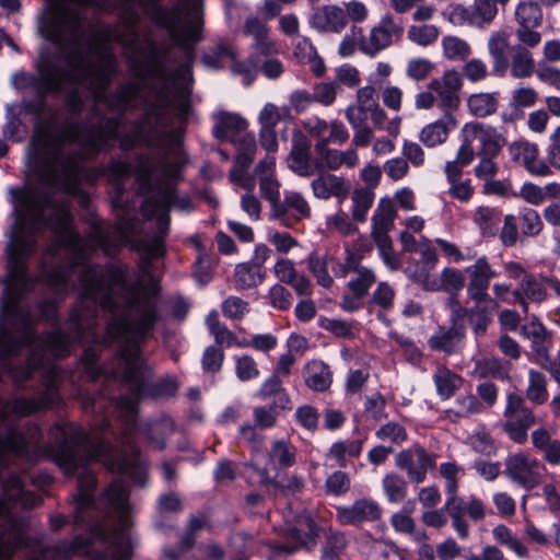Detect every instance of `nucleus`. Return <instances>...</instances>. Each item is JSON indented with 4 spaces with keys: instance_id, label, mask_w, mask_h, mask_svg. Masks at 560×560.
Instances as JSON below:
<instances>
[{
    "instance_id": "obj_1",
    "label": "nucleus",
    "mask_w": 560,
    "mask_h": 560,
    "mask_svg": "<svg viewBox=\"0 0 560 560\" xmlns=\"http://www.w3.org/2000/svg\"><path fill=\"white\" fill-rule=\"evenodd\" d=\"M8 194L13 205L14 222L5 247L7 271L0 279V314L7 315L9 320L16 322L23 316L24 324L34 331L32 343L24 346V349H27V354L34 350L38 352L37 372L43 368L46 354L54 358L68 357L74 342L94 337L97 308L100 306L107 312L116 311L117 305L110 293L113 285L125 287V271L120 268H109L106 282L97 268L86 267L81 270L78 275L82 288L80 305L72 310L65 328L55 329L39 337L31 310L23 305L22 301L26 294L35 290L38 282L49 288L42 276V260L38 277H33L28 273V259L37 250L36 236L43 231V210L49 207L50 197L47 194L28 191L25 187H10ZM52 290L65 291L55 288Z\"/></svg>"
},
{
    "instance_id": "obj_2",
    "label": "nucleus",
    "mask_w": 560,
    "mask_h": 560,
    "mask_svg": "<svg viewBox=\"0 0 560 560\" xmlns=\"http://www.w3.org/2000/svg\"><path fill=\"white\" fill-rule=\"evenodd\" d=\"M77 66L73 83L86 84L94 106L85 124L67 120L50 129L38 141L32 154V168L43 186L74 194L86 159L108 150L118 139L122 117L136 108L141 86L135 82L121 84L107 93L117 71L114 55L105 51L92 57V48L73 59Z\"/></svg>"
},
{
    "instance_id": "obj_3",
    "label": "nucleus",
    "mask_w": 560,
    "mask_h": 560,
    "mask_svg": "<svg viewBox=\"0 0 560 560\" xmlns=\"http://www.w3.org/2000/svg\"><path fill=\"white\" fill-rule=\"evenodd\" d=\"M128 306L133 311L136 318L128 316H115L106 325V340L118 342L115 368L98 365V353L93 347L86 348L81 357L88 376L96 381L101 376L106 380L119 378L127 385L130 395L120 396L118 399L98 396H86L83 399V409L93 413H101V422L95 424L101 433L109 427L107 408L119 410L124 419L121 434L132 440L136 430L137 405L143 398L164 399L174 397L178 390L175 377L166 375L153 380V369L142 353V343L152 335L156 323L160 320L156 303L149 290L133 292L128 300Z\"/></svg>"
},
{
    "instance_id": "obj_4",
    "label": "nucleus",
    "mask_w": 560,
    "mask_h": 560,
    "mask_svg": "<svg viewBox=\"0 0 560 560\" xmlns=\"http://www.w3.org/2000/svg\"><path fill=\"white\" fill-rule=\"evenodd\" d=\"M28 191H37L47 194L50 197V205L43 210V230L48 228L52 231L55 237L51 244L42 255V276L45 282L55 289H66L69 284V278L78 270V273L86 267L97 268L107 280L109 268H120L125 271V287L113 285L112 299L116 303L115 312H109L112 320L115 316H128L135 320L136 315L128 306V300L133 292L140 290H149L150 295L156 303L159 310L160 287L151 275L152 260L150 256L144 255L140 260V269L142 273L151 278L147 285L140 282L128 285L127 267L109 265L103 269L100 265L89 264L90 256L102 249L105 255H116L130 240L138 223L137 212L128 205H122L120 197L114 199V207L117 211V221L113 225H103L93 223L86 238L82 237L74 229L72 214L63 206H54L52 196L47 191L38 189H27Z\"/></svg>"
},
{
    "instance_id": "obj_5",
    "label": "nucleus",
    "mask_w": 560,
    "mask_h": 560,
    "mask_svg": "<svg viewBox=\"0 0 560 560\" xmlns=\"http://www.w3.org/2000/svg\"><path fill=\"white\" fill-rule=\"evenodd\" d=\"M56 429L60 442L55 453L57 465L66 475H78V493L75 495L74 524L90 530L88 538L75 537L70 550H86L93 537L104 536L103 525L90 520V512L95 508L93 491L95 476L88 466L92 462L103 460L112 471L128 475L138 483H143L145 470L140 459L137 444L120 436L122 451L114 455V446L97 435H90L83 428L73 423H58Z\"/></svg>"
},
{
    "instance_id": "obj_6",
    "label": "nucleus",
    "mask_w": 560,
    "mask_h": 560,
    "mask_svg": "<svg viewBox=\"0 0 560 560\" xmlns=\"http://www.w3.org/2000/svg\"><path fill=\"white\" fill-rule=\"evenodd\" d=\"M42 440V430L34 422L10 425L0 435V560L31 546L27 521L13 510H31L43 502L39 494L25 486L27 470L39 456Z\"/></svg>"
},
{
    "instance_id": "obj_7",
    "label": "nucleus",
    "mask_w": 560,
    "mask_h": 560,
    "mask_svg": "<svg viewBox=\"0 0 560 560\" xmlns=\"http://www.w3.org/2000/svg\"><path fill=\"white\" fill-rule=\"evenodd\" d=\"M186 159L179 147L160 152L138 166L136 182L145 195L142 209L156 218L155 236L165 240L170 232V210L175 201L176 184L182 179Z\"/></svg>"
},
{
    "instance_id": "obj_8",
    "label": "nucleus",
    "mask_w": 560,
    "mask_h": 560,
    "mask_svg": "<svg viewBox=\"0 0 560 560\" xmlns=\"http://www.w3.org/2000/svg\"><path fill=\"white\" fill-rule=\"evenodd\" d=\"M51 14V4L46 14L40 19L39 33L48 42L58 46L63 52L66 68L58 66L52 60L46 58L37 65L36 73L26 71H16L13 73L11 83L18 91L31 90L36 97H47L50 94L61 93L66 83H73L75 75V59L80 55L81 43L85 36L83 33L78 39L71 38L68 31L61 27L62 40L58 42L49 37L47 31V21Z\"/></svg>"
},
{
    "instance_id": "obj_9",
    "label": "nucleus",
    "mask_w": 560,
    "mask_h": 560,
    "mask_svg": "<svg viewBox=\"0 0 560 560\" xmlns=\"http://www.w3.org/2000/svg\"><path fill=\"white\" fill-rule=\"evenodd\" d=\"M120 19L122 32L108 28L109 36L138 56L132 59L136 75L140 79H159L166 81L170 72L166 66L168 47L159 46L151 37L139 40L137 31L140 15L136 5H121Z\"/></svg>"
},
{
    "instance_id": "obj_10",
    "label": "nucleus",
    "mask_w": 560,
    "mask_h": 560,
    "mask_svg": "<svg viewBox=\"0 0 560 560\" xmlns=\"http://www.w3.org/2000/svg\"><path fill=\"white\" fill-rule=\"evenodd\" d=\"M145 88L151 92L153 98L144 100V112L133 127L148 147H155L162 137L160 130L173 124L168 109H174L179 120H186L190 103L188 96L183 92H177L172 96L165 82L160 85L147 84Z\"/></svg>"
},
{
    "instance_id": "obj_11",
    "label": "nucleus",
    "mask_w": 560,
    "mask_h": 560,
    "mask_svg": "<svg viewBox=\"0 0 560 560\" xmlns=\"http://www.w3.org/2000/svg\"><path fill=\"white\" fill-rule=\"evenodd\" d=\"M312 143L300 129H294L288 165L296 175L311 177L327 170L336 171L341 166V151L330 149L325 141H317L314 147L315 156L311 155Z\"/></svg>"
},
{
    "instance_id": "obj_12",
    "label": "nucleus",
    "mask_w": 560,
    "mask_h": 560,
    "mask_svg": "<svg viewBox=\"0 0 560 560\" xmlns=\"http://www.w3.org/2000/svg\"><path fill=\"white\" fill-rule=\"evenodd\" d=\"M405 34L402 20L392 13H385L375 23L368 35L358 38V49L368 57H376L385 49L398 45Z\"/></svg>"
},
{
    "instance_id": "obj_13",
    "label": "nucleus",
    "mask_w": 560,
    "mask_h": 560,
    "mask_svg": "<svg viewBox=\"0 0 560 560\" xmlns=\"http://www.w3.org/2000/svg\"><path fill=\"white\" fill-rule=\"evenodd\" d=\"M58 392L54 382L45 390L33 397L19 396L8 400L0 399V422L9 421L11 417H27L52 407L58 400Z\"/></svg>"
},
{
    "instance_id": "obj_14",
    "label": "nucleus",
    "mask_w": 560,
    "mask_h": 560,
    "mask_svg": "<svg viewBox=\"0 0 560 560\" xmlns=\"http://www.w3.org/2000/svg\"><path fill=\"white\" fill-rule=\"evenodd\" d=\"M505 422L503 431L517 444L527 441V431L535 424L536 418L530 408L526 406L524 398L515 393L506 397V406L503 412Z\"/></svg>"
},
{
    "instance_id": "obj_15",
    "label": "nucleus",
    "mask_w": 560,
    "mask_h": 560,
    "mask_svg": "<svg viewBox=\"0 0 560 560\" xmlns=\"http://www.w3.org/2000/svg\"><path fill=\"white\" fill-rule=\"evenodd\" d=\"M503 474L514 483L529 491L542 481L545 467L525 453L510 455L505 459Z\"/></svg>"
},
{
    "instance_id": "obj_16",
    "label": "nucleus",
    "mask_w": 560,
    "mask_h": 560,
    "mask_svg": "<svg viewBox=\"0 0 560 560\" xmlns=\"http://www.w3.org/2000/svg\"><path fill=\"white\" fill-rule=\"evenodd\" d=\"M517 27L515 36L517 40L528 47H536L541 42V34L536 31L542 24V9L533 0L521 1L514 12Z\"/></svg>"
},
{
    "instance_id": "obj_17",
    "label": "nucleus",
    "mask_w": 560,
    "mask_h": 560,
    "mask_svg": "<svg viewBox=\"0 0 560 560\" xmlns=\"http://www.w3.org/2000/svg\"><path fill=\"white\" fill-rule=\"evenodd\" d=\"M465 273L468 278L466 287L468 298L477 304L487 302L497 306V301L488 293L491 280L498 276L489 258L486 255H481L474 264L465 268Z\"/></svg>"
},
{
    "instance_id": "obj_18",
    "label": "nucleus",
    "mask_w": 560,
    "mask_h": 560,
    "mask_svg": "<svg viewBox=\"0 0 560 560\" xmlns=\"http://www.w3.org/2000/svg\"><path fill=\"white\" fill-rule=\"evenodd\" d=\"M435 454L416 444L400 451L395 457V465L407 474L411 482L421 483L425 480L428 470L435 467Z\"/></svg>"
},
{
    "instance_id": "obj_19",
    "label": "nucleus",
    "mask_w": 560,
    "mask_h": 560,
    "mask_svg": "<svg viewBox=\"0 0 560 560\" xmlns=\"http://www.w3.org/2000/svg\"><path fill=\"white\" fill-rule=\"evenodd\" d=\"M335 511V517L339 525L354 527L378 522L383 514L381 505L371 498H361L354 500L351 504L338 505Z\"/></svg>"
},
{
    "instance_id": "obj_20",
    "label": "nucleus",
    "mask_w": 560,
    "mask_h": 560,
    "mask_svg": "<svg viewBox=\"0 0 560 560\" xmlns=\"http://www.w3.org/2000/svg\"><path fill=\"white\" fill-rule=\"evenodd\" d=\"M498 7L492 0H474L470 7L456 4L451 8L448 20L455 25L465 23L483 28L489 26L498 15Z\"/></svg>"
},
{
    "instance_id": "obj_21",
    "label": "nucleus",
    "mask_w": 560,
    "mask_h": 560,
    "mask_svg": "<svg viewBox=\"0 0 560 560\" xmlns=\"http://www.w3.org/2000/svg\"><path fill=\"white\" fill-rule=\"evenodd\" d=\"M463 135H468L471 143L478 141L477 155L498 156L506 143L502 133L483 122L466 124L463 128Z\"/></svg>"
},
{
    "instance_id": "obj_22",
    "label": "nucleus",
    "mask_w": 560,
    "mask_h": 560,
    "mask_svg": "<svg viewBox=\"0 0 560 560\" xmlns=\"http://www.w3.org/2000/svg\"><path fill=\"white\" fill-rule=\"evenodd\" d=\"M308 23L318 33L340 34L348 25L343 8L337 4L318 7L311 14Z\"/></svg>"
},
{
    "instance_id": "obj_23",
    "label": "nucleus",
    "mask_w": 560,
    "mask_h": 560,
    "mask_svg": "<svg viewBox=\"0 0 560 560\" xmlns=\"http://www.w3.org/2000/svg\"><path fill=\"white\" fill-rule=\"evenodd\" d=\"M311 208L304 197L299 192H288L283 201L272 209V218L281 225L292 228L304 218H310Z\"/></svg>"
},
{
    "instance_id": "obj_24",
    "label": "nucleus",
    "mask_w": 560,
    "mask_h": 560,
    "mask_svg": "<svg viewBox=\"0 0 560 560\" xmlns=\"http://www.w3.org/2000/svg\"><path fill=\"white\" fill-rule=\"evenodd\" d=\"M516 302L524 313L528 312V302L542 303L548 300L546 291V275H525L515 288Z\"/></svg>"
},
{
    "instance_id": "obj_25",
    "label": "nucleus",
    "mask_w": 560,
    "mask_h": 560,
    "mask_svg": "<svg viewBox=\"0 0 560 560\" xmlns=\"http://www.w3.org/2000/svg\"><path fill=\"white\" fill-rule=\"evenodd\" d=\"M300 526H305L306 530L298 528L295 526L290 527L288 530L289 537L292 542H277L271 545V548L276 551L283 553H293L301 546H306L310 542H314L318 535V526L310 514H302L299 516Z\"/></svg>"
},
{
    "instance_id": "obj_26",
    "label": "nucleus",
    "mask_w": 560,
    "mask_h": 560,
    "mask_svg": "<svg viewBox=\"0 0 560 560\" xmlns=\"http://www.w3.org/2000/svg\"><path fill=\"white\" fill-rule=\"evenodd\" d=\"M512 160L523 164L533 175L548 176L552 172L546 161L538 158V148L527 141H516L510 145Z\"/></svg>"
},
{
    "instance_id": "obj_27",
    "label": "nucleus",
    "mask_w": 560,
    "mask_h": 560,
    "mask_svg": "<svg viewBox=\"0 0 560 560\" xmlns=\"http://www.w3.org/2000/svg\"><path fill=\"white\" fill-rule=\"evenodd\" d=\"M513 45L503 32L493 33L488 40V51L492 59L491 73L494 77L503 78L510 67V58Z\"/></svg>"
},
{
    "instance_id": "obj_28",
    "label": "nucleus",
    "mask_w": 560,
    "mask_h": 560,
    "mask_svg": "<svg viewBox=\"0 0 560 560\" xmlns=\"http://www.w3.org/2000/svg\"><path fill=\"white\" fill-rule=\"evenodd\" d=\"M466 332L459 327L439 326L428 339V346L432 351L443 352L447 355L458 353L463 348Z\"/></svg>"
},
{
    "instance_id": "obj_29",
    "label": "nucleus",
    "mask_w": 560,
    "mask_h": 560,
    "mask_svg": "<svg viewBox=\"0 0 560 560\" xmlns=\"http://www.w3.org/2000/svg\"><path fill=\"white\" fill-rule=\"evenodd\" d=\"M311 187L316 198L325 200L330 197L345 199L350 190L343 177L327 172L318 173V176L312 180Z\"/></svg>"
},
{
    "instance_id": "obj_30",
    "label": "nucleus",
    "mask_w": 560,
    "mask_h": 560,
    "mask_svg": "<svg viewBox=\"0 0 560 560\" xmlns=\"http://www.w3.org/2000/svg\"><path fill=\"white\" fill-rule=\"evenodd\" d=\"M247 121L242 116L229 112L215 115L212 135L220 141H236V138L246 132Z\"/></svg>"
},
{
    "instance_id": "obj_31",
    "label": "nucleus",
    "mask_w": 560,
    "mask_h": 560,
    "mask_svg": "<svg viewBox=\"0 0 560 560\" xmlns=\"http://www.w3.org/2000/svg\"><path fill=\"white\" fill-rule=\"evenodd\" d=\"M302 375L305 385L314 392H326L332 383L330 368L322 360L307 362L303 368Z\"/></svg>"
},
{
    "instance_id": "obj_32",
    "label": "nucleus",
    "mask_w": 560,
    "mask_h": 560,
    "mask_svg": "<svg viewBox=\"0 0 560 560\" xmlns=\"http://www.w3.org/2000/svg\"><path fill=\"white\" fill-rule=\"evenodd\" d=\"M129 491L121 481H114L104 493V500L110 511L116 513L119 518V525L126 526L129 517Z\"/></svg>"
},
{
    "instance_id": "obj_33",
    "label": "nucleus",
    "mask_w": 560,
    "mask_h": 560,
    "mask_svg": "<svg viewBox=\"0 0 560 560\" xmlns=\"http://www.w3.org/2000/svg\"><path fill=\"white\" fill-rule=\"evenodd\" d=\"M456 124L453 115H443L441 119L423 127L420 140L429 148L439 145L446 141L450 131L456 128Z\"/></svg>"
},
{
    "instance_id": "obj_34",
    "label": "nucleus",
    "mask_w": 560,
    "mask_h": 560,
    "mask_svg": "<svg viewBox=\"0 0 560 560\" xmlns=\"http://www.w3.org/2000/svg\"><path fill=\"white\" fill-rule=\"evenodd\" d=\"M436 394L442 400H447L462 387L464 378L444 365H439L432 375Z\"/></svg>"
},
{
    "instance_id": "obj_35",
    "label": "nucleus",
    "mask_w": 560,
    "mask_h": 560,
    "mask_svg": "<svg viewBox=\"0 0 560 560\" xmlns=\"http://www.w3.org/2000/svg\"><path fill=\"white\" fill-rule=\"evenodd\" d=\"M528 46L518 42L513 45L510 58V73L515 79L529 78L535 70V61Z\"/></svg>"
},
{
    "instance_id": "obj_36",
    "label": "nucleus",
    "mask_w": 560,
    "mask_h": 560,
    "mask_svg": "<svg viewBox=\"0 0 560 560\" xmlns=\"http://www.w3.org/2000/svg\"><path fill=\"white\" fill-rule=\"evenodd\" d=\"M500 305L497 306L481 302V304L475 303V306L469 307V314L467 320L472 329L476 340L485 337L489 325L492 323V312L499 310Z\"/></svg>"
},
{
    "instance_id": "obj_37",
    "label": "nucleus",
    "mask_w": 560,
    "mask_h": 560,
    "mask_svg": "<svg viewBox=\"0 0 560 560\" xmlns=\"http://www.w3.org/2000/svg\"><path fill=\"white\" fill-rule=\"evenodd\" d=\"M257 396L261 400L272 399L275 407L291 408V399L287 389L282 386L279 375L272 374L260 386Z\"/></svg>"
},
{
    "instance_id": "obj_38",
    "label": "nucleus",
    "mask_w": 560,
    "mask_h": 560,
    "mask_svg": "<svg viewBox=\"0 0 560 560\" xmlns=\"http://www.w3.org/2000/svg\"><path fill=\"white\" fill-rule=\"evenodd\" d=\"M444 510L448 513L452 520V526L462 539L469 536V525L465 518L467 514V501L459 495L447 498L444 504Z\"/></svg>"
},
{
    "instance_id": "obj_39",
    "label": "nucleus",
    "mask_w": 560,
    "mask_h": 560,
    "mask_svg": "<svg viewBox=\"0 0 560 560\" xmlns=\"http://www.w3.org/2000/svg\"><path fill=\"white\" fill-rule=\"evenodd\" d=\"M234 279L237 289H250L264 281L265 271L260 264L242 262L234 269Z\"/></svg>"
},
{
    "instance_id": "obj_40",
    "label": "nucleus",
    "mask_w": 560,
    "mask_h": 560,
    "mask_svg": "<svg viewBox=\"0 0 560 560\" xmlns=\"http://www.w3.org/2000/svg\"><path fill=\"white\" fill-rule=\"evenodd\" d=\"M501 217L502 214L500 210L481 206L477 208L474 214V222L480 229L482 236L492 237L499 232Z\"/></svg>"
},
{
    "instance_id": "obj_41",
    "label": "nucleus",
    "mask_w": 560,
    "mask_h": 560,
    "mask_svg": "<svg viewBox=\"0 0 560 560\" xmlns=\"http://www.w3.org/2000/svg\"><path fill=\"white\" fill-rule=\"evenodd\" d=\"M306 261L308 270L316 278L317 284L325 289L331 288V285L334 284V279L332 277H330L328 272V265L336 262V259L331 256H320L317 253L313 252L308 255Z\"/></svg>"
},
{
    "instance_id": "obj_42",
    "label": "nucleus",
    "mask_w": 560,
    "mask_h": 560,
    "mask_svg": "<svg viewBox=\"0 0 560 560\" xmlns=\"http://www.w3.org/2000/svg\"><path fill=\"white\" fill-rule=\"evenodd\" d=\"M467 106L471 115L487 117L494 114L499 106L497 93H475L467 100Z\"/></svg>"
},
{
    "instance_id": "obj_43",
    "label": "nucleus",
    "mask_w": 560,
    "mask_h": 560,
    "mask_svg": "<svg viewBox=\"0 0 560 560\" xmlns=\"http://www.w3.org/2000/svg\"><path fill=\"white\" fill-rule=\"evenodd\" d=\"M382 488L389 503L402 502L408 493V482L396 472H389L383 477Z\"/></svg>"
},
{
    "instance_id": "obj_44",
    "label": "nucleus",
    "mask_w": 560,
    "mask_h": 560,
    "mask_svg": "<svg viewBox=\"0 0 560 560\" xmlns=\"http://www.w3.org/2000/svg\"><path fill=\"white\" fill-rule=\"evenodd\" d=\"M363 443L364 439L338 441L330 446L327 456L335 459L339 467L345 468L346 456L358 457L362 452Z\"/></svg>"
},
{
    "instance_id": "obj_45",
    "label": "nucleus",
    "mask_w": 560,
    "mask_h": 560,
    "mask_svg": "<svg viewBox=\"0 0 560 560\" xmlns=\"http://www.w3.org/2000/svg\"><path fill=\"white\" fill-rule=\"evenodd\" d=\"M494 540L514 551L520 558L529 556L528 548L521 539L504 524H499L492 529Z\"/></svg>"
},
{
    "instance_id": "obj_46",
    "label": "nucleus",
    "mask_w": 560,
    "mask_h": 560,
    "mask_svg": "<svg viewBox=\"0 0 560 560\" xmlns=\"http://www.w3.org/2000/svg\"><path fill=\"white\" fill-rule=\"evenodd\" d=\"M524 332L532 341V350L540 361H549V340L547 331L541 325L524 327Z\"/></svg>"
},
{
    "instance_id": "obj_47",
    "label": "nucleus",
    "mask_w": 560,
    "mask_h": 560,
    "mask_svg": "<svg viewBox=\"0 0 560 560\" xmlns=\"http://www.w3.org/2000/svg\"><path fill=\"white\" fill-rule=\"evenodd\" d=\"M527 398L537 405H542L548 399L547 381L542 373L530 370L528 375Z\"/></svg>"
},
{
    "instance_id": "obj_48",
    "label": "nucleus",
    "mask_w": 560,
    "mask_h": 560,
    "mask_svg": "<svg viewBox=\"0 0 560 560\" xmlns=\"http://www.w3.org/2000/svg\"><path fill=\"white\" fill-rule=\"evenodd\" d=\"M352 218L357 222H364L373 205L374 194L369 188L355 189L352 194Z\"/></svg>"
},
{
    "instance_id": "obj_49",
    "label": "nucleus",
    "mask_w": 560,
    "mask_h": 560,
    "mask_svg": "<svg viewBox=\"0 0 560 560\" xmlns=\"http://www.w3.org/2000/svg\"><path fill=\"white\" fill-rule=\"evenodd\" d=\"M236 58L234 47L226 42H219L212 49L206 51L202 56V62L212 68H221L224 60Z\"/></svg>"
},
{
    "instance_id": "obj_50",
    "label": "nucleus",
    "mask_w": 560,
    "mask_h": 560,
    "mask_svg": "<svg viewBox=\"0 0 560 560\" xmlns=\"http://www.w3.org/2000/svg\"><path fill=\"white\" fill-rule=\"evenodd\" d=\"M390 525L396 532L408 534L417 541H424L428 538L424 530H417L413 518L405 512L394 513L390 516Z\"/></svg>"
},
{
    "instance_id": "obj_51",
    "label": "nucleus",
    "mask_w": 560,
    "mask_h": 560,
    "mask_svg": "<svg viewBox=\"0 0 560 560\" xmlns=\"http://www.w3.org/2000/svg\"><path fill=\"white\" fill-rule=\"evenodd\" d=\"M439 28L433 24L411 25L408 28L407 37L410 42L427 47L439 38Z\"/></svg>"
},
{
    "instance_id": "obj_52",
    "label": "nucleus",
    "mask_w": 560,
    "mask_h": 560,
    "mask_svg": "<svg viewBox=\"0 0 560 560\" xmlns=\"http://www.w3.org/2000/svg\"><path fill=\"white\" fill-rule=\"evenodd\" d=\"M396 210L389 200H382L372 217V231H389L394 225Z\"/></svg>"
},
{
    "instance_id": "obj_53",
    "label": "nucleus",
    "mask_w": 560,
    "mask_h": 560,
    "mask_svg": "<svg viewBox=\"0 0 560 560\" xmlns=\"http://www.w3.org/2000/svg\"><path fill=\"white\" fill-rule=\"evenodd\" d=\"M232 61L233 63L231 66V71L234 74L242 75L245 85H250L257 77V72L260 67V60L257 59L256 56H248V58L244 61H238L236 58Z\"/></svg>"
},
{
    "instance_id": "obj_54",
    "label": "nucleus",
    "mask_w": 560,
    "mask_h": 560,
    "mask_svg": "<svg viewBox=\"0 0 560 560\" xmlns=\"http://www.w3.org/2000/svg\"><path fill=\"white\" fill-rule=\"evenodd\" d=\"M440 290L456 294L465 287V276L459 269L446 267L441 272Z\"/></svg>"
},
{
    "instance_id": "obj_55",
    "label": "nucleus",
    "mask_w": 560,
    "mask_h": 560,
    "mask_svg": "<svg viewBox=\"0 0 560 560\" xmlns=\"http://www.w3.org/2000/svg\"><path fill=\"white\" fill-rule=\"evenodd\" d=\"M354 273L355 277L348 282V289L357 296H365L376 281L375 273L368 267Z\"/></svg>"
},
{
    "instance_id": "obj_56",
    "label": "nucleus",
    "mask_w": 560,
    "mask_h": 560,
    "mask_svg": "<svg viewBox=\"0 0 560 560\" xmlns=\"http://www.w3.org/2000/svg\"><path fill=\"white\" fill-rule=\"evenodd\" d=\"M517 217L520 229L525 236L538 235L544 226L539 213L534 209H524Z\"/></svg>"
},
{
    "instance_id": "obj_57",
    "label": "nucleus",
    "mask_w": 560,
    "mask_h": 560,
    "mask_svg": "<svg viewBox=\"0 0 560 560\" xmlns=\"http://www.w3.org/2000/svg\"><path fill=\"white\" fill-rule=\"evenodd\" d=\"M285 409L287 408L275 407L273 404L256 407L253 410L254 423L260 430L272 428L277 422L280 411Z\"/></svg>"
},
{
    "instance_id": "obj_58",
    "label": "nucleus",
    "mask_w": 560,
    "mask_h": 560,
    "mask_svg": "<svg viewBox=\"0 0 560 560\" xmlns=\"http://www.w3.org/2000/svg\"><path fill=\"white\" fill-rule=\"evenodd\" d=\"M269 456L280 468L291 467L295 463V451L284 441L273 442Z\"/></svg>"
},
{
    "instance_id": "obj_59",
    "label": "nucleus",
    "mask_w": 560,
    "mask_h": 560,
    "mask_svg": "<svg viewBox=\"0 0 560 560\" xmlns=\"http://www.w3.org/2000/svg\"><path fill=\"white\" fill-rule=\"evenodd\" d=\"M444 54L448 59L464 60L470 55V46L467 42L455 36L443 39Z\"/></svg>"
},
{
    "instance_id": "obj_60",
    "label": "nucleus",
    "mask_w": 560,
    "mask_h": 560,
    "mask_svg": "<svg viewBox=\"0 0 560 560\" xmlns=\"http://www.w3.org/2000/svg\"><path fill=\"white\" fill-rule=\"evenodd\" d=\"M224 351L219 346H209L205 349L201 365L205 372L218 373L224 361Z\"/></svg>"
},
{
    "instance_id": "obj_61",
    "label": "nucleus",
    "mask_w": 560,
    "mask_h": 560,
    "mask_svg": "<svg viewBox=\"0 0 560 560\" xmlns=\"http://www.w3.org/2000/svg\"><path fill=\"white\" fill-rule=\"evenodd\" d=\"M350 477L347 472L341 470L334 471L325 481L327 493L337 497L346 494L350 490Z\"/></svg>"
},
{
    "instance_id": "obj_62",
    "label": "nucleus",
    "mask_w": 560,
    "mask_h": 560,
    "mask_svg": "<svg viewBox=\"0 0 560 560\" xmlns=\"http://www.w3.org/2000/svg\"><path fill=\"white\" fill-rule=\"evenodd\" d=\"M137 248L150 258H161L165 255V240L161 236H145L138 241Z\"/></svg>"
},
{
    "instance_id": "obj_63",
    "label": "nucleus",
    "mask_w": 560,
    "mask_h": 560,
    "mask_svg": "<svg viewBox=\"0 0 560 560\" xmlns=\"http://www.w3.org/2000/svg\"><path fill=\"white\" fill-rule=\"evenodd\" d=\"M375 435L382 441H390L394 444H400L408 438L406 429L397 422H388L382 425Z\"/></svg>"
},
{
    "instance_id": "obj_64",
    "label": "nucleus",
    "mask_w": 560,
    "mask_h": 560,
    "mask_svg": "<svg viewBox=\"0 0 560 560\" xmlns=\"http://www.w3.org/2000/svg\"><path fill=\"white\" fill-rule=\"evenodd\" d=\"M35 555L28 560H60L67 555L65 546L61 545H46L38 542L35 549Z\"/></svg>"
}]
</instances>
